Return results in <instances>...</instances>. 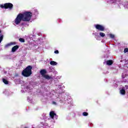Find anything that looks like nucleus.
Listing matches in <instances>:
<instances>
[{
  "instance_id": "1",
  "label": "nucleus",
  "mask_w": 128,
  "mask_h": 128,
  "mask_svg": "<svg viewBox=\"0 0 128 128\" xmlns=\"http://www.w3.org/2000/svg\"><path fill=\"white\" fill-rule=\"evenodd\" d=\"M32 13L30 12H26L24 13L19 14L14 20L16 24H20V22H28L32 20Z\"/></svg>"
},
{
  "instance_id": "2",
  "label": "nucleus",
  "mask_w": 128,
  "mask_h": 128,
  "mask_svg": "<svg viewBox=\"0 0 128 128\" xmlns=\"http://www.w3.org/2000/svg\"><path fill=\"white\" fill-rule=\"evenodd\" d=\"M32 66H28L25 68L24 70H22V74L24 78H28V76H30L32 72Z\"/></svg>"
},
{
  "instance_id": "3",
  "label": "nucleus",
  "mask_w": 128,
  "mask_h": 128,
  "mask_svg": "<svg viewBox=\"0 0 128 128\" xmlns=\"http://www.w3.org/2000/svg\"><path fill=\"white\" fill-rule=\"evenodd\" d=\"M40 74L43 78L50 80H52V76H48V74H46V70L45 69L41 70L40 71Z\"/></svg>"
},
{
  "instance_id": "4",
  "label": "nucleus",
  "mask_w": 128,
  "mask_h": 128,
  "mask_svg": "<svg viewBox=\"0 0 128 128\" xmlns=\"http://www.w3.org/2000/svg\"><path fill=\"white\" fill-rule=\"evenodd\" d=\"M0 8H5V10H6L8 8H9V10H12L14 8V4L12 3H6L4 4H0Z\"/></svg>"
},
{
  "instance_id": "5",
  "label": "nucleus",
  "mask_w": 128,
  "mask_h": 128,
  "mask_svg": "<svg viewBox=\"0 0 128 128\" xmlns=\"http://www.w3.org/2000/svg\"><path fill=\"white\" fill-rule=\"evenodd\" d=\"M94 28H96V30H100V32H104V26L100 25V24H95Z\"/></svg>"
},
{
  "instance_id": "6",
  "label": "nucleus",
  "mask_w": 128,
  "mask_h": 128,
  "mask_svg": "<svg viewBox=\"0 0 128 128\" xmlns=\"http://www.w3.org/2000/svg\"><path fill=\"white\" fill-rule=\"evenodd\" d=\"M16 42H10V43H8V44H6V45H5L4 48H8V46H16Z\"/></svg>"
},
{
  "instance_id": "7",
  "label": "nucleus",
  "mask_w": 128,
  "mask_h": 128,
  "mask_svg": "<svg viewBox=\"0 0 128 128\" xmlns=\"http://www.w3.org/2000/svg\"><path fill=\"white\" fill-rule=\"evenodd\" d=\"M19 48H20V46H18V45H16V46H13L12 49V52H15L16 51V50H18Z\"/></svg>"
},
{
  "instance_id": "8",
  "label": "nucleus",
  "mask_w": 128,
  "mask_h": 128,
  "mask_svg": "<svg viewBox=\"0 0 128 128\" xmlns=\"http://www.w3.org/2000/svg\"><path fill=\"white\" fill-rule=\"evenodd\" d=\"M50 116L51 118H54V116H56V113H54V112L51 111L50 112Z\"/></svg>"
},
{
  "instance_id": "9",
  "label": "nucleus",
  "mask_w": 128,
  "mask_h": 128,
  "mask_svg": "<svg viewBox=\"0 0 128 128\" xmlns=\"http://www.w3.org/2000/svg\"><path fill=\"white\" fill-rule=\"evenodd\" d=\"M106 64L108 66H112L114 64L112 60H108L106 61Z\"/></svg>"
},
{
  "instance_id": "10",
  "label": "nucleus",
  "mask_w": 128,
  "mask_h": 128,
  "mask_svg": "<svg viewBox=\"0 0 128 128\" xmlns=\"http://www.w3.org/2000/svg\"><path fill=\"white\" fill-rule=\"evenodd\" d=\"M120 93L121 94L124 96V94H126V90L122 88L121 90H120Z\"/></svg>"
},
{
  "instance_id": "11",
  "label": "nucleus",
  "mask_w": 128,
  "mask_h": 128,
  "mask_svg": "<svg viewBox=\"0 0 128 128\" xmlns=\"http://www.w3.org/2000/svg\"><path fill=\"white\" fill-rule=\"evenodd\" d=\"M50 64L51 66H56V64H58V62L54 61H51L50 62Z\"/></svg>"
},
{
  "instance_id": "12",
  "label": "nucleus",
  "mask_w": 128,
  "mask_h": 128,
  "mask_svg": "<svg viewBox=\"0 0 128 128\" xmlns=\"http://www.w3.org/2000/svg\"><path fill=\"white\" fill-rule=\"evenodd\" d=\"M2 80L3 82L5 84H8V80H6V79H4V78H2Z\"/></svg>"
},
{
  "instance_id": "13",
  "label": "nucleus",
  "mask_w": 128,
  "mask_h": 128,
  "mask_svg": "<svg viewBox=\"0 0 128 128\" xmlns=\"http://www.w3.org/2000/svg\"><path fill=\"white\" fill-rule=\"evenodd\" d=\"M100 36H102V38H104V36H106V34L102 32H100Z\"/></svg>"
},
{
  "instance_id": "14",
  "label": "nucleus",
  "mask_w": 128,
  "mask_h": 128,
  "mask_svg": "<svg viewBox=\"0 0 128 128\" xmlns=\"http://www.w3.org/2000/svg\"><path fill=\"white\" fill-rule=\"evenodd\" d=\"M19 42H24L26 40L23 38H19Z\"/></svg>"
},
{
  "instance_id": "15",
  "label": "nucleus",
  "mask_w": 128,
  "mask_h": 128,
  "mask_svg": "<svg viewBox=\"0 0 128 128\" xmlns=\"http://www.w3.org/2000/svg\"><path fill=\"white\" fill-rule=\"evenodd\" d=\"M82 115L84 116H88V113L87 112H84L82 113Z\"/></svg>"
},
{
  "instance_id": "16",
  "label": "nucleus",
  "mask_w": 128,
  "mask_h": 128,
  "mask_svg": "<svg viewBox=\"0 0 128 128\" xmlns=\"http://www.w3.org/2000/svg\"><path fill=\"white\" fill-rule=\"evenodd\" d=\"M4 40V35H0V44L2 42V41Z\"/></svg>"
},
{
  "instance_id": "17",
  "label": "nucleus",
  "mask_w": 128,
  "mask_h": 128,
  "mask_svg": "<svg viewBox=\"0 0 128 128\" xmlns=\"http://www.w3.org/2000/svg\"><path fill=\"white\" fill-rule=\"evenodd\" d=\"M110 36L111 38H114V35L112 34H110Z\"/></svg>"
},
{
  "instance_id": "18",
  "label": "nucleus",
  "mask_w": 128,
  "mask_h": 128,
  "mask_svg": "<svg viewBox=\"0 0 128 128\" xmlns=\"http://www.w3.org/2000/svg\"><path fill=\"white\" fill-rule=\"evenodd\" d=\"M124 54H126V52H128V48H124Z\"/></svg>"
},
{
  "instance_id": "19",
  "label": "nucleus",
  "mask_w": 128,
  "mask_h": 128,
  "mask_svg": "<svg viewBox=\"0 0 128 128\" xmlns=\"http://www.w3.org/2000/svg\"><path fill=\"white\" fill-rule=\"evenodd\" d=\"M54 54H58V50H56L54 51Z\"/></svg>"
},
{
  "instance_id": "20",
  "label": "nucleus",
  "mask_w": 128,
  "mask_h": 128,
  "mask_svg": "<svg viewBox=\"0 0 128 128\" xmlns=\"http://www.w3.org/2000/svg\"><path fill=\"white\" fill-rule=\"evenodd\" d=\"M125 88H126V90H128V85H126V86H125Z\"/></svg>"
},
{
  "instance_id": "21",
  "label": "nucleus",
  "mask_w": 128,
  "mask_h": 128,
  "mask_svg": "<svg viewBox=\"0 0 128 128\" xmlns=\"http://www.w3.org/2000/svg\"><path fill=\"white\" fill-rule=\"evenodd\" d=\"M21 26H26V24L24 22H22Z\"/></svg>"
},
{
  "instance_id": "22",
  "label": "nucleus",
  "mask_w": 128,
  "mask_h": 128,
  "mask_svg": "<svg viewBox=\"0 0 128 128\" xmlns=\"http://www.w3.org/2000/svg\"><path fill=\"white\" fill-rule=\"evenodd\" d=\"M0 34H2V30H0Z\"/></svg>"
},
{
  "instance_id": "23",
  "label": "nucleus",
  "mask_w": 128,
  "mask_h": 128,
  "mask_svg": "<svg viewBox=\"0 0 128 128\" xmlns=\"http://www.w3.org/2000/svg\"><path fill=\"white\" fill-rule=\"evenodd\" d=\"M24 128H28V127L26 126V127H24Z\"/></svg>"
}]
</instances>
